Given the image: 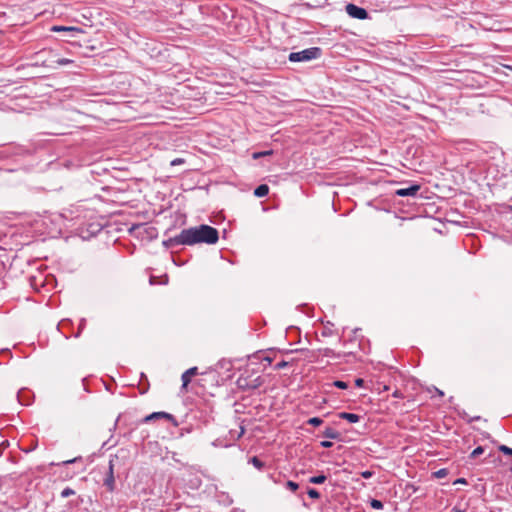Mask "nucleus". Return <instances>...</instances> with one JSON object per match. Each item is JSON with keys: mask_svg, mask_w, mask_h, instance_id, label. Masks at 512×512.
<instances>
[{"mask_svg": "<svg viewBox=\"0 0 512 512\" xmlns=\"http://www.w3.org/2000/svg\"><path fill=\"white\" fill-rule=\"evenodd\" d=\"M142 382H145L146 386L143 388L141 393H145L147 391V389H148L149 383H148V378H147V376L144 373L140 374V384Z\"/></svg>", "mask_w": 512, "mask_h": 512, "instance_id": "27", "label": "nucleus"}, {"mask_svg": "<svg viewBox=\"0 0 512 512\" xmlns=\"http://www.w3.org/2000/svg\"><path fill=\"white\" fill-rule=\"evenodd\" d=\"M104 486L108 489V491L113 492L115 489V478H114V464L113 461H109V468L107 475L104 479Z\"/></svg>", "mask_w": 512, "mask_h": 512, "instance_id": "6", "label": "nucleus"}, {"mask_svg": "<svg viewBox=\"0 0 512 512\" xmlns=\"http://www.w3.org/2000/svg\"><path fill=\"white\" fill-rule=\"evenodd\" d=\"M447 474H448V471L445 468L439 469L438 471H436L434 473L436 478H444L445 476H447Z\"/></svg>", "mask_w": 512, "mask_h": 512, "instance_id": "29", "label": "nucleus"}, {"mask_svg": "<svg viewBox=\"0 0 512 512\" xmlns=\"http://www.w3.org/2000/svg\"><path fill=\"white\" fill-rule=\"evenodd\" d=\"M321 447L323 448H331L333 446V442L329 441V440H325V441H322L320 443Z\"/></svg>", "mask_w": 512, "mask_h": 512, "instance_id": "34", "label": "nucleus"}, {"mask_svg": "<svg viewBox=\"0 0 512 512\" xmlns=\"http://www.w3.org/2000/svg\"><path fill=\"white\" fill-rule=\"evenodd\" d=\"M370 506L375 510H381L384 507L383 503L377 499H372L370 501Z\"/></svg>", "mask_w": 512, "mask_h": 512, "instance_id": "20", "label": "nucleus"}, {"mask_svg": "<svg viewBox=\"0 0 512 512\" xmlns=\"http://www.w3.org/2000/svg\"><path fill=\"white\" fill-rule=\"evenodd\" d=\"M286 488L291 490L292 492H295L299 488V485L298 483L289 480L286 482Z\"/></svg>", "mask_w": 512, "mask_h": 512, "instance_id": "25", "label": "nucleus"}, {"mask_svg": "<svg viewBox=\"0 0 512 512\" xmlns=\"http://www.w3.org/2000/svg\"><path fill=\"white\" fill-rule=\"evenodd\" d=\"M17 399L21 405H29L31 403L30 392L21 389L17 393Z\"/></svg>", "mask_w": 512, "mask_h": 512, "instance_id": "10", "label": "nucleus"}, {"mask_svg": "<svg viewBox=\"0 0 512 512\" xmlns=\"http://www.w3.org/2000/svg\"><path fill=\"white\" fill-rule=\"evenodd\" d=\"M268 193H269V187L266 184H261V185L257 186L254 190V195L259 198L267 196Z\"/></svg>", "mask_w": 512, "mask_h": 512, "instance_id": "14", "label": "nucleus"}, {"mask_svg": "<svg viewBox=\"0 0 512 512\" xmlns=\"http://www.w3.org/2000/svg\"><path fill=\"white\" fill-rule=\"evenodd\" d=\"M322 50L319 47H310L299 52H291L288 56L290 62H308L321 56Z\"/></svg>", "mask_w": 512, "mask_h": 512, "instance_id": "3", "label": "nucleus"}, {"mask_svg": "<svg viewBox=\"0 0 512 512\" xmlns=\"http://www.w3.org/2000/svg\"><path fill=\"white\" fill-rule=\"evenodd\" d=\"M163 245L167 248H175L184 245L181 241V232L178 235L168 238L163 241Z\"/></svg>", "mask_w": 512, "mask_h": 512, "instance_id": "9", "label": "nucleus"}, {"mask_svg": "<svg viewBox=\"0 0 512 512\" xmlns=\"http://www.w3.org/2000/svg\"><path fill=\"white\" fill-rule=\"evenodd\" d=\"M55 63L59 66H65V65H68V64H71L73 63L72 60L70 59H67V58H58Z\"/></svg>", "mask_w": 512, "mask_h": 512, "instance_id": "26", "label": "nucleus"}, {"mask_svg": "<svg viewBox=\"0 0 512 512\" xmlns=\"http://www.w3.org/2000/svg\"><path fill=\"white\" fill-rule=\"evenodd\" d=\"M484 452V448L482 446L476 447L471 454L469 455L470 459H476L478 456H480Z\"/></svg>", "mask_w": 512, "mask_h": 512, "instance_id": "18", "label": "nucleus"}, {"mask_svg": "<svg viewBox=\"0 0 512 512\" xmlns=\"http://www.w3.org/2000/svg\"><path fill=\"white\" fill-rule=\"evenodd\" d=\"M323 423V420L320 417H312L307 420V424L312 426H320Z\"/></svg>", "mask_w": 512, "mask_h": 512, "instance_id": "19", "label": "nucleus"}, {"mask_svg": "<svg viewBox=\"0 0 512 512\" xmlns=\"http://www.w3.org/2000/svg\"><path fill=\"white\" fill-rule=\"evenodd\" d=\"M272 154H273V150L259 151V152H254L252 154V158L253 159H259L261 157L270 156Z\"/></svg>", "mask_w": 512, "mask_h": 512, "instance_id": "17", "label": "nucleus"}, {"mask_svg": "<svg viewBox=\"0 0 512 512\" xmlns=\"http://www.w3.org/2000/svg\"><path fill=\"white\" fill-rule=\"evenodd\" d=\"M263 383L264 379L261 376L253 377V374H249L248 371L242 373L236 381L237 387L242 391L255 390Z\"/></svg>", "mask_w": 512, "mask_h": 512, "instance_id": "2", "label": "nucleus"}, {"mask_svg": "<svg viewBox=\"0 0 512 512\" xmlns=\"http://www.w3.org/2000/svg\"><path fill=\"white\" fill-rule=\"evenodd\" d=\"M74 494H75V491L72 488L66 487L65 489L62 490L61 497L62 498H67V497H70V496H72Z\"/></svg>", "mask_w": 512, "mask_h": 512, "instance_id": "22", "label": "nucleus"}, {"mask_svg": "<svg viewBox=\"0 0 512 512\" xmlns=\"http://www.w3.org/2000/svg\"><path fill=\"white\" fill-rule=\"evenodd\" d=\"M249 463H251L258 470H262L265 467V463L257 456L250 458Z\"/></svg>", "mask_w": 512, "mask_h": 512, "instance_id": "15", "label": "nucleus"}, {"mask_svg": "<svg viewBox=\"0 0 512 512\" xmlns=\"http://www.w3.org/2000/svg\"><path fill=\"white\" fill-rule=\"evenodd\" d=\"M421 186L419 184H413L407 188H400L395 191V195L400 197L416 196Z\"/></svg>", "mask_w": 512, "mask_h": 512, "instance_id": "7", "label": "nucleus"}, {"mask_svg": "<svg viewBox=\"0 0 512 512\" xmlns=\"http://www.w3.org/2000/svg\"><path fill=\"white\" fill-rule=\"evenodd\" d=\"M345 11L351 18L354 19L365 20L369 18V14L366 9L357 6L353 3H348L345 6Z\"/></svg>", "mask_w": 512, "mask_h": 512, "instance_id": "4", "label": "nucleus"}, {"mask_svg": "<svg viewBox=\"0 0 512 512\" xmlns=\"http://www.w3.org/2000/svg\"><path fill=\"white\" fill-rule=\"evenodd\" d=\"M326 481V476L324 474H319L316 476H312L309 478V483L312 484H322Z\"/></svg>", "mask_w": 512, "mask_h": 512, "instance_id": "16", "label": "nucleus"}, {"mask_svg": "<svg viewBox=\"0 0 512 512\" xmlns=\"http://www.w3.org/2000/svg\"><path fill=\"white\" fill-rule=\"evenodd\" d=\"M360 475L364 478V479H370L373 475H374V472L373 471H370V470H365V471H362L360 473Z\"/></svg>", "mask_w": 512, "mask_h": 512, "instance_id": "30", "label": "nucleus"}, {"mask_svg": "<svg viewBox=\"0 0 512 512\" xmlns=\"http://www.w3.org/2000/svg\"><path fill=\"white\" fill-rule=\"evenodd\" d=\"M457 512H464V511H461V510H457Z\"/></svg>", "mask_w": 512, "mask_h": 512, "instance_id": "45", "label": "nucleus"}, {"mask_svg": "<svg viewBox=\"0 0 512 512\" xmlns=\"http://www.w3.org/2000/svg\"><path fill=\"white\" fill-rule=\"evenodd\" d=\"M154 280H155V277L151 276V277H150V284H152V285H153V284H155V281H154Z\"/></svg>", "mask_w": 512, "mask_h": 512, "instance_id": "42", "label": "nucleus"}, {"mask_svg": "<svg viewBox=\"0 0 512 512\" xmlns=\"http://www.w3.org/2000/svg\"><path fill=\"white\" fill-rule=\"evenodd\" d=\"M338 417L340 419L347 420L349 423H357L360 420V416L355 413H349V412H340L338 414Z\"/></svg>", "mask_w": 512, "mask_h": 512, "instance_id": "11", "label": "nucleus"}, {"mask_svg": "<svg viewBox=\"0 0 512 512\" xmlns=\"http://www.w3.org/2000/svg\"><path fill=\"white\" fill-rule=\"evenodd\" d=\"M322 335L324 337L331 336L332 335V330L329 329L328 327H325L324 330L322 331Z\"/></svg>", "mask_w": 512, "mask_h": 512, "instance_id": "36", "label": "nucleus"}, {"mask_svg": "<svg viewBox=\"0 0 512 512\" xmlns=\"http://www.w3.org/2000/svg\"><path fill=\"white\" fill-rule=\"evenodd\" d=\"M157 419H167L173 423L174 426H178V422L172 414L167 412H153L142 419L143 423H148Z\"/></svg>", "mask_w": 512, "mask_h": 512, "instance_id": "5", "label": "nucleus"}, {"mask_svg": "<svg viewBox=\"0 0 512 512\" xmlns=\"http://www.w3.org/2000/svg\"><path fill=\"white\" fill-rule=\"evenodd\" d=\"M184 162H185L184 159L176 158V159L171 161V166L180 165V164H183Z\"/></svg>", "mask_w": 512, "mask_h": 512, "instance_id": "35", "label": "nucleus"}, {"mask_svg": "<svg viewBox=\"0 0 512 512\" xmlns=\"http://www.w3.org/2000/svg\"><path fill=\"white\" fill-rule=\"evenodd\" d=\"M197 373H198V368L197 367H191V368L187 369L182 374V376H181V380H182L181 390L182 391H187V387H188L189 383L191 382V378L193 376H195Z\"/></svg>", "mask_w": 512, "mask_h": 512, "instance_id": "8", "label": "nucleus"}, {"mask_svg": "<svg viewBox=\"0 0 512 512\" xmlns=\"http://www.w3.org/2000/svg\"><path fill=\"white\" fill-rule=\"evenodd\" d=\"M436 391H437V394H439L440 396H443V395H444L443 391H441V390H439V389H437V388H436Z\"/></svg>", "mask_w": 512, "mask_h": 512, "instance_id": "43", "label": "nucleus"}, {"mask_svg": "<svg viewBox=\"0 0 512 512\" xmlns=\"http://www.w3.org/2000/svg\"><path fill=\"white\" fill-rule=\"evenodd\" d=\"M323 355L326 356V357H333L335 354H334V351L330 348H324L323 350H321Z\"/></svg>", "mask_w": 512, "mask_h": 512, "instance_id": "31", "label": "nucleus"}, {"mask_svg": "<svg viewBox=\"0 0 512 512\" xmlns=\"http://www.w3.org/2000/svg\"><path fill=\"white\" fill-rule=\"evenodd\" d=\"M363 384H364V380H363V379H361V378H357V379L355 380V385H356L357 387H362V386H363Z\"/></svg>", "mask_w": 512, "mask_h": 512, "instance_id": "38", "label": "nucleus"}, {"mask_svg": "<svg viewBox=\"0 0 512 512\" xmlns=\"http://www.w3.org/2000/svg\"><path fill=\"white\" fill-rule=\"evenodd\" d=\"M455 483H462V484H465L466 483V480L464 478H459L455 481Z\"/></svg>", "mask_w": 512, "mask_h": 512, "instance_id": "40", "label": "nucleus"}, {"mask_svg": "<svg viewBox=\"0 0 512 512\" xmlns=\"http://www.w3.org/2000/svg\"><path fill=\"white\" fill-rule=\"evenodd\" d=\"M8 445H9V444H8V442H7V441H6V442H3V443L1 444V446H0V456H1V455H2V453H3V449H4L5 447H7Z\"/></svg>", "mask_w": 512, "mask_h": 512, "instance_id": "39", "label": "nucleus"}, {"mask_svg": "<svg viewBox=\"0 0 512 512\" xmlns=\"http://www.w3.org/2000/svg\"><path fill=\"white\" fill-rule=\"evenodd\" d=\"M51 31L53 32H77L81 33L82 29L78 27H72V26H53L51 28Z\"/></svg>", "mask_w": 512, "mask_h": 512, "instance_id": "12", "label": "nucleus"}, {"mask_svg": "<svg viewBox=\"0 0 512 512\" xmlns=\"http://www.w3.org/2000/svg\"><path fill=\"white\" fill-rule=\"evenodd\" d=\"M333 386L339 388V389H347L348 388V383L347 382H344L342 380H336L333 382Z\"/></svg>", "mask_w": 512, "mask_h": 512, "instance_id": "24", "label": "nucleus"}, {"mask_svg": "<svg viewBox=\"0 0 512 512\" xmlns=\"http://www.w3.org/2000/svg\"><path fill=\"white\" fill-rule=\"evenodd\" d=\"M218 239V230L206 224L190 227L181 231V241L186 246H192L199 243L211 245L215 244Z\"/></svg>", "mask_w": 512, "mask_h": 512, "instance_id": "1", "label": "nucleus"}, {"mask_svg": "<svg viewBox=\"0 0 512 512\" xmlns=\"http://www.w3.org/2000/svg\"><path fill=\"white\" fill-rule=\"evenodd\" d=\"M287 366H288V362H286V361L282 360V361L278 362V363L275 365V367H274V368H275V370H281V369H283V368H285V367H287Z\"/></svg>", "mask_w": 512, "mask_h": 512, "instance_id": "32", "label": "nucleus"}, {"mask_svg": "<svg viewBox=\"0 0 512 512\" xmlns=\"http://www.w3.org/2000/svg\"><path fill=\"white\" fill-rule=\"evenodd\" d=\"M479 419H480V417L476 416V417H473V418L469 419V422L476 421V420H479Z\"/></svg>", "mask_w": 512, "mask_h": 512, "instance_id": "41", "label": "nucleus"}, {"mask_svg": "<svg viewBox=\"0 0 512 512\" xmlns=\"http://www.w3.org/2000/svg\"><path fill=\"white\" fill-rule=\"evenodd\" d=\"M508 209H509V211H511V212H512V205H510V206L508 207Z\"/></svg>", "mask_w": 512, "mask_h": 512, "instance_id": "44", "label": "nucleus"}, {"mask_svg": "<svg viewBox=\"0 0 512 512\" xmlns=\"http://www.w3.org/2000/svg\"><path fill=\"white\" fill-rule=\"evenodd\" d=\"M393 397L395 398H403V394L400 390L396 389L393 394H392Z\"/></svg>", "mask_w": 512, "mask_h": 512, "instance_id": "37", "label": "nucleus"}, {"mask_svg": "<svg viewBox=\"0 0 512 512\" xmlns=\"http://www.w3.org/2000/svg\"><path fill=\"white\" fill-rule=\"evenodd\" d=\"M85 325H86V319H85V318H82V319L80 320V323H79L78 331H77V333L74 335V337H75V338H78V337L81 335V333H82L83 329L85 328Z\"/></svg>", "mask_w": 512, "mask_h": 512, "instance_id": "23", "label": "nucleus"}, {"mask_svg": "<svg viewBox=\"0 0 512 512\" xmlns=\"http://www.w3.org/2000/svg\"><path fill=\"white\" fill-rule=\"evenodd\" d=\"M78 460H82V457L79 456V457H75V458L70 459V460L63 461L62 464L63 465H69V464L77 462Z\"/></svg>", "mask_w": 512, "mask_h": 512, "instance_id": "33", "label": "nucleus"}, {"mask_svg": "<svg viewBox=\"0 0 512 512\" xmlns=\"http://www.w3.org/2000/svg\"><path fill=\"white\" fill-rule=\"evenodd\" d=\"M323 436L329 439L339 440L341 434L332 427H326L323 431Z\"/></svg>", "mask_w": 512, "mask_h": 512, "instance_id": "13", "label": "nucleus"}, {"mask_svg": "<svg viewBox=\"0 0 512 512\" xmlns=\"http://www.w3.org/2000/svg\"><path fill=\"white\" fill-rule=\"evenodd\" d=\"M499 451H501L505 455L512 456V448L506 446V445H500Z\"/></svg>", "mask_w": 512, "mask_h": 512, "instance_id": "28", "label": "nucleus"}, {"mask_svg": "<svg viewBox=\"0 0 512 512\" xmlns=\"http://www.w3.org/2000/svg\"><path fill=\"white\" fill-rule=\"evenodd\" d=\"M307 494L312 499H319L321 496L319 491H317L315 488H308Z\"/></svg>", "mask_w": 512, "mask_h": 512, "instance_id": "21", "label": "nucleus"}]
</instances>
